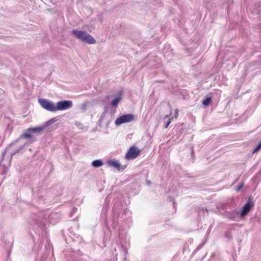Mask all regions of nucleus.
Returning <instances> with one entry per match:
<instances>
[{
  "label": "nucleus",
  "mask_w": 261,
  "mask_h": 261,
  "mask_svg": "<svg viewBox=\"0 0 261 261\" xmlns=\"http://www.w3.org/2000/svg\"><path fill=\"white\" fill-rule=\"evenodd\" d=\"M72 33L77 38L87 43L94 44L96 42L93 37L85 32L73 30Z\"/></svg>",
  "instance_id": "1"
},
{
  "label": "nucleus",
  "mask_w": 261,
  "mask_h": 261,
  "mask_svg": "<svg viewBox=\"0 0 261 261\" xmlns=\"http://www.w3.org/2000/svg\"><path fill=\"white\" fill-rule=\"evenodd\" d=\"M135 119V116L132 114L123 115L118 117L115 121L116 125H120L123 123H128Z\"/></svg>",
  "instance_id": "2"
},
{
  "label": "nucleus",
  "mask_w": 261,
  "mask_h": 261,
  "mask_svg": "<svg viewBox=\"0 0 261 261\" xmlns=\"http://www.w3.org/2000/svg\"><path fill=\"white\" fill-rule=\"evenodd\" d=\"M39 102L42 108L50 112H56V105L45 99H40Z\"/></svg>",
  "instance_id": "3"
},
{
  "label": "nucleus",
  "mask_w": 261,
  "mask_h": 261,
  "mask_svg": "<svg viewBox=\"0 0 261 261\" xmlns=\"http://www.w3.org/2000/svg\"><path fill=\"white\" fill-rule=\"evenodd\" d=\"M56 106V111H62L70 108L72 106V102L70 100L60 101Z\"/></svg>",
  "instance_id": "4"
},
{
  "label": "nucleus",
  "mask_w": 261,
  "mask_h": 261,
  "mask_svg": "<svg viewBox=\"0 0 261 261\" xmlns=\"http://www.w3.org/2000/svg\"><path fill=\"white\" fill-rule=\"evenodd\" d=\"M253 205V202L250 199H248L247 202L242 208V211L240 214V217L243 218L246 216L250 212Z\"/></svg>",
  "instance_id": "5"
},
{
  "label": "nucleus",
  "mask_w": 261,
  "mask_h": 261,
  "mask_svg": "<svg viewBox=\"0 0 261 261\" xmlns=\"http://www.w3.org/2000/svg\"><path fill=\"white\" fill-rule=\"evenodd\" d=\"M140 151L135 146L130 147L126 153L125 158L127 159H133L137 157Z\"/></svg>",
  "instance_id": "6"
},
{
  "label": "nucleus",
  "mask_w": 261,
  "mask_h": 261,
  "mask_svg": "<svg viewBox=\"0 0 261 261\" xmlns=\"http://www.w3.org/2000/svg\"><path fill=\"white\" fill-rule=\"evenodd\" d=\"M41 127L29 128L26 132L22 134V137L25 139H30L33 138L32 133L40 132L42 130Z\"/></svg>",
  "instance_id": "7"
},
{
  "label": "nucleus",
  "mask_w": 261,
  "mask_h": 261,
  "mask_svg": "<svg viewBox=\"0 0 261 261\" xmlns=\"http://www.w3.org/2000/svg\"><path fill=\"white\" fill-rule=\"evenodd\" d=\"M10 167V164H0V178L5 179V174Z\"/></svg>",
  "instance_id": "8"
},
{
  "label": "nucleus",
  "mask_w": 261,
  "mask_h": 261,
  "mask_svg": "<svg viewBox=\"0 0 261 261\" xmlns=\"http://www.w3.org/2000/svg\"><path fill=\"white\" fill-rule=\"evenodd\" d=\"M109 167L112 168L114 171L121 172L126 168V165L122 164H108Z\"/></svg>",
  "instance_id": "9"
},
{
  "label": "nucleus",
  "mask_w": 261,
  "mask_h": 261,
  "mask_svg": "<svg viewBox=\"0 0 261 261\" xmlns=\"http://www.w3.org/2000/svg\"><path fill=\"white\" fill-rule=\"evenodd\" d=\"M239 212L236 210L228 212L227 217L233 221H238L239 219Z\"/></svg>",
  "instance_id": "10"
},
{
  "label": "nucleus",
  "mask_w": 261,
  "mask_h": 261,
  "mask_svg": "<svg viewBox=\"0 0 261 261\" xmlns=\"http://www.w3.org/2000/svg\"><path fill=\"white\" fill-rule=\"evenodd\" d=\"M212 101V99L210 97H207L202 101V104L205 106H207L210 104Z\"/></svg>",
  "instance_id": "11"
},
{
  "label": "nucleus",
  "mask_w": 261,
  "mask_h": 261,
  "mask_svg": "<svg viewBox=\"0 0 261 261\" xmlns=\"http://www.w3.org/2000/svg\"><path fill=\"white\" fill-rule=\"evenodd\" d=\"M120 100V97H117V98H115L111 102L112 106L115 107V106H117V105L118 104Z\"/></svg>",
  "instance_id": "12"
},
{
  "label": "nucleus",
  "mask_w": 261,
  "mask_h": 261,
  "mask_svg": "<svg viewBox=\"0 0 261 261\" xmlns=\"http://www.w3.org/2000/svg\"><path fill=\"white\" fill-rule=\"evenodd\" d=\"M260 149H261V141L258 143L257 145L253 149L252 152L255 153V152H257Z\"/></svg>",
  "instance_id": "13"
},
{
  "label": "nucleus",
  "mask_w": 261,
  "mask_h": 261,
  "mask_svg": "<svg viewBox=\"0 0 261 261\" xmlns=\"http://www.w3.org/2000/svg\"><path fill=\"white\" fill-rule=\"evenodd\" d=\"M172 119H173V117L170 118L169 119V120H168V121L167 122V123H166V124L165 125V128H167L168 127L169 125H170V124L172 122Z\"/></svg>",
  "instance_id": "14"
},
{
  "label": "nucleus",
  "mask_w": 261,
  "mask_h": 261,
  "mask_svg": "<svg viewBox=\"0 0 261 261\" xmlns=\"http://www.w3.org/2000/svg\"><path fill=\"white\" fill-rule=\"evenodd\" d=\"M92 163H102V161L100 160H97L93 161Z\"/></svg>",
  "instance_id": "15"
},
{
  "label": "nucleus",
  "mask_w": 261,
  "mask_h": 261,
  "mask_svg": "<svg viewBox=\"0 0 261 261\" xmlns=\"http://www.w3.org/2000/svg\"><path fill=\"white\" fill-rule=\"evenodd\" d=\"M107 163L110 164V163H118L116 161L109 160L107 161Z\"/></svg>",
  "instance_id": "16"
},
{
  "label": "nucleus",
  "mask_w": 261,
  "mask_h": 261,
  "mask_svg": "<svg viewBox=\"0 0 261 261\" xmlns=\"http://www.w3.org/2000/svg\"><path fill=\"white\" fill-rule=\"evenodd\" d=\"M243 185V184H241V185H240L237 189H236V191H240L241 188H242Z\"/></svg>",
  "instance_id": "17"
},
{
  "label": "nucleus",
  "mask_w": 261,
  "mask_h": 261,
  "mask_svg": "<svg viewBox=\"0 0 261 261\" xmlns=\"http://www.w3.org/2000/svg\"><path fill=\"white\" fill-rule=\"evenodd\" d=\"M178 116V110L177 109H176L175 110V118H177Z\"/></svg>",
  "instance_id": "18"
},
{
  "label": "nucleus",
  "mask_w": 261,
  "mask_h": 261,
  "mask_svg": "<svg viewBox=\"0 0 261 261\" xmlns=\"http://www.w3.org/2000/svg\"><path fill=\"white\" fill-rule=\"evenodd\" d=\"M92 165L93 167L98 168V167H100L102 164H92Z\"/></svg>",
  "instance_id": "19"
},
{
  "label": "nucleus",
  "mask_w": 261,
  "mask_h": 261,
  "mask_svg": "<svg viewBox=\"0 0 261 261\" xmlns=\"http://www.w3.org/2000/svg\"><path fill=\"white\" fill-rule=\"evenodd\" d=\"M77 210V208L74 207L72 210V213H74Z\"/></svg>",
  "instance_id": "20"
},
{
  "label": "nucleus",
  "mask_w": 261,
  "mask_h": 261,
  "mask_svg": "<svg viewBox=\"0 0 261 261\" xmlns=\"http://www.w3.org/2000/svg\"><path fill=\"white\" fill-rule=\"evenodd\" d=\"M147 183L148 185H150L151 182L150 181H147Z\"/></svg>",
  "instance_id": "21"
}]
</instances>
